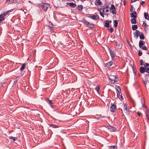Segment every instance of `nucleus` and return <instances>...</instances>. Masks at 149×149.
I'll list each match as a JSON object with an SVG mask.
<instances>
[{"instance_id":"1","label":"nucleus","mask_w":149,"mask_h":149,"mask_svg":"<svg viewBox=\"0 0 149 149\" xmlns=\"http://www.w3.org/2000/svg\"><path fill=\"white\" fill-rule=\"evenodd\" d=\"M81 22L89 28H93L94 27V25L93 24H90L89 22H87L85 19H83Z\"/></svg>"},{"instance_id":"2","label":"nucleus","mask_w":149,"mask_h":149,"mask_svg":"<svg viewBox=\"0 0 149 149\" xmlns=\"http://www.w3.org/2000/svg\"><path fill=\"white\" fill-rule=\"evenodd\" d=\"M123 107V111L127 115H128L130 114L131 111L129 110L127 105L126 103L125 104Z\"/></svg>"},{"instance_id":"3","label":"nucleus","mask_w":149,"mask_h":149,"mask_svg":"<svg viewBox=\"0 0 149 149\" xmlns=\"http://www.w3.org/2000/svg\"><path fill=\"white\" fill-rule=\"evenodd\" d=\"M41 6L44 11H46L47 8L49 6V5L48 3H45L42 5Z\"/></svg>"},{"instance_id":"4","label":"nucleus","mask_w":149,"mask_h":149,"mask_svg":"<svg viewBox=\"0 0 149 149\" xmlns=\"http://www.w3.org/2000/svg\"><path fill=\"white\" fill-rule=\"evenodd\" d=\"M111 106L110 108V111L112 112H115L116 111V106L113 104H111Z\"/></svg>"},{"instance_id":"5","label":"nucleus","mask_w":149,"mask_h":149,"mask_svg":"<svg viewBox=\"0 0 149 149\" xmlns=\"http://www.w3.org/2000/svg\"><path fill=\"white\" fill-rule=\"evenodd\" d=\"M108 129L111 132H114L116 131V129L115 128L109 125L107 126Z\"/></svg>"},{"instance_id":"6","label":"nucleus","mask_w":149,"mask_h":149,"mask_svg":"<svg viewBox=\"0 0 149 149\" xmlns=\"http://www.w3.org/2000/svg\"><path fill=\"white\" fill-rule=\"evenodd\" d=\"M110 53L112 59L113 60L116 56L115 52L114 51L110 50Z\"/></svg>"},{"instance_id":"7","label":"nucleus","mask_w":149,"mask_h":149,"mask_svg":"<svg viewBox=\"0 0 149 149\" xmlns=\"http://www.w3.org/2000/svg\"><path fill=\"white\" fill-rule=\"evenodd\" d=\"M131 17L133 18H136V12L133 11L130 14Z\"/></svg>"},{"instance_id":"8","label":"nucleus","mask_w":149,"mask_h":149,"mask_svg":"<svg viewBox=\"0 0 149 149\" xmlns=\"http://www.w3.org/2000/svg\"><path fill=\"white\" fill-rule=\"evenodd\" d=\"M118 78V76L116 75L111 76L109 77V79H112L115 80H118L117 79Z\"/></svg>"},{"instance_id":"9","label":"nucleus","mask_w":149,"mask_h":149,"mask_svg":"<svg viewBox=\"0 0 149 149\" xmlns=\"http://www.w3.org/2000/svg\"><path fill=\"white\" fill-rule=\"evenodd\" d=\"M91 17L94 20H98L99 19V16L97 15L91 16Z\"/></svg>"},{"instance_id":"10","label":"nucleus","mask_w":149,"mask_h":149,"mask_svg":"<svg viewBox=\"0 0 149 149\" xmlns=\"http://www.w3.org/2000/svg\"><path fill=\"white\" fill-rule=\"evenodd\" d=\"M113 62L112 61H109L105 65V67L107 68H109L112 64Z\"/></svg>"},{"instance_id":"11","label":"nucleus","mask_w":149,"mask_h":149,"mask_svg":"<svg viewBox=\"0 0 149 149\" xmlns=\"http://www.w3.org/2000/svg\"><path fill=\"white\" fill-rule=\"evenodd\" d=\"M140 34V32L137 30H136L135 33H134V37L136 36V38H137L139 36V34Z\"/></svg>"},{"instance_id":"12","label":"nucleus","mask_w":149,"mask_h":149,"mask_svg":"<svg viewBox=\"0 0 149 149\" xmlns=\"http://www.w3.org/2000/svg\"><path fill=\"white\" fill-rule=\"evenodd\" d=\"M140 72L141 73H143L146 71V68L143 67H141L140 68Z\"/></svg>"},{"instance_id":"13","label":"nucleus","mask_w":149,"mask_h":149,"mask_svg":"<svg viewBox=\"0 0 149 149\" xmlns=\"http://www.w3.org/2000/svg\"><path fill=\"white\" fill-rule=\"evenodd\" d=\"M145 42H143L142 41L140 40L139 42V46L140 48L142 47V46L144 45Z\"/></svg>"},{"instance_id":"14","label":"nucleus","mask_w":149,"mask_h":149,"mask_svg":"<svg viewBox=\"0 0 149 149\" xmlns=\"http://www.w3.org/2000/svg\"><path fill=\"white\" fill-rule=\"evenodd\" d=\"M49 125L50 127H52L53 128H57L58 127H59L57 125H55V124H50Z\"/></svg>"},{"instance_id":"15","label":"nucleus","mask_w":149,"mask_h":149,"mask_svg":"<svg viewBox=\"0 0 149 149\" xmlns=\"http://www.w3.org/2000/svg\"><path fill=\"white\" fill-rule=\"evenodd\" d=\"M95 3L96 5H97L101 4L102 3L100 0H96Z\"/></svg>"},{"instance_id":"16","label":"nucleus","mask_w":149,"mask_h":149,"mask_svg":"<svg viewBox=\"0 0 149 149\" xmlns=\"http://www.w3.org/2000/svg\"><path fill=\"white\" fill-rule=\"evenodd\" d=\"M144 16L146 19L149 20V15L146 12L144 13Z\"/></svg>"},{"instance_id":"17","label":"nucleus","mask_w":149,"mask_h":149,"mask_svg":"<svg viewBox=\"0 0 149 149\" xmlns=\"http://www.w3.org/2000/svg\"><path fill=\"white\" fill-rule=\"evenodd\" d=\"M69 5L71 7L74 8L76 6V4L73 2H71L69 3Z\"/></svg>"},{"instance_id":"18","label":"nucleus","mask_w":149,"mask_h":149,"mask_svg":"<svg viewBox=\"0 0 149 149\" xmlns=\"http://www.w3.org/2000/svg\"><path fill=\"white\" fill-rule=\"evenodd\" d=\"M135 18H132L131 19V23L132 24H135L136 23V20Z\"/></svg>"},{"instance_id":"19","label":"nucleus","mask_w":149,"mask_h":149,"mask_svg":"<svg viewBox=\"0 0 149 149\" xmlns=\"http://www.w3.org/2000/svg\"><path fill=\"white\" fill-rule=\"evenodd\" d=\"M8 138L9 139H12V140H11V141H15L17 139V137H9Z\"/></svg>"},{"instance_id":"20","label":"nucleus","mask_w":149,"mask_h":149,"mask_svg":"<svg viewBox=\"0 0 149 149\" xmlns=\"http://www.w3.org/2000/svg\"><path fill=\"white\" fill-rule=\"evenodd\" d=\"M25 67L26 64L25 63H23L20 69V70L21 71L22 70L25 68Z\"/></svg>"},{"instance_id":"21","label":"nucleus","mask_w":149,"mask_h":149,"mask_svg":"<svg viewBox=\"0 0 149 149\" xmlns=\"http://www.w3.org/2000/svg\"><path fill=\"white\" fill-rule=\"evenodd\" d=\"M132 29L133 30H136L138 28V26L137 25H132Z\"/></svg>"},{"instance_id":"22","label":"nucleus","mask_w":149,"mask_h":149,"mask_svg":"<svg viewBox=\"0 0 149 149\" xmlns=\"http://www.w3.org/2000/svg\"><path fill=\"white\" fill-rule=\"evenodd\" d=\"M47 103H48L50 105L51 107H52V105L53 103L52 102V100H49V99H48L47 100Z\"/></svg>"},{"instance_id":"23","label":"nucleus","mask_w":149,"mask_h":149,"mask_svg":"<svg viewBox=\"0 0 149 149\" xmlns=\"http://www.w3.org/2000/svg\"><path fill=\"white\" fill-rule=\"evenodd\" d=\"M139 38L140 39H144L145 37L144 36L142 33H141V34L139 35Z\"/></svg>"},{"instance_id":"24","label":"nucleus","mask_w":149,"mask_h":149,"mask_svg":"<svg viewBox=\"0 0 149 149\" xmlns=\"http://www.w3.org/2000/svg\"><path fill=\"white\" fill-rule=\"evenodd\" d=\"M104 26L105 27H109V24L108 21L106 20Z\"/></svg>"},{"instance_id":"25","label":"nucleus","mask_w":149,"mask_h":149,"mask_svg":"<svg viewBox=\"0 0 149 149\" xmlns=\"http://www.w3.org/2000/svg\"><path fill=\"white\" fill-rule=\"evenodd\" d=\"M117 96L118 97L120 100H121L122 99H123L122 95H120V94H118V93H117Z\"/></svg>"},{"instance_id":"26","label":"nucleus","mask_w":149,"mask_h":149,"mask_svg":"<svg viewBox=\"0 0 149 149\" xmlns=\"http://www.w3.org/2000/svg\"><path fill=\"white\" fill-rule=\"evenodd\" d=\"M114 26L115 27H116L118 26V22L117 20H115L114 21Z\"/></svg>"},{"instance_id":"27","label":"nucleus","mask_w":149,"mask_h":149,"mask_svg":"<svg viewBox=\"0 0 149 149\" xmlns=\"http://www.w3.org/2000/svg\"><path fill=\"white\" fill-rule=\"evenodd\" d=\"M111 12L112 13L114 14H116V11L115 8L111 9Z\"/></svg>"},{"instance_id":"28","label":"nucleus","mask_w":149,"mask_h":149,"mask_svg":"<svg viewBox=\"0 0 149 149\" xmlns=\"http://www.w3.org/2000/svg\"><path fill=\"white\" fill-rule=\"evenodd\" d=\"M4 19V17L3 15H0V23Z\"/></svg>"},{"instance_id":"29","label":"nucleus","mask_w":149,"mask_h":149,"mask_svg":"<svg viewBox=\"0 0 149 149\" xmlns=\"http://www.w3.org/2000/svg\"><path fill=\"white\" fill-rule=\"evenodd\" d=\"M116 89L117 90L118 92L119 93H121L120 89L119 86H117V88H116Z\"/></svg>"},{"instance_id":"30","label":"nucleus","mask_w":149,"mask_h":149,"mask_svg":"<svg viewBox=\"0 0 149 149\" xmlns=\"http://www.w3.org/2000/svg\"><path fill=\"white\" fill-rule=\"evenodd\" d=\"M83 6L82 5H79L78 6V9L79 10H81L82 9Z\"/></svg>"},{"instance_id":"31","label":"nucleus","mask_w":149,"mask_h":149,"mask_svg":"<svg viewBox=\"0 0 149 149\" xmlns=\"http://www.w3.org/2000/svg\"><path fill=\"white\" fill-rule=\"evenodd\" d=\"M109 79L110 80V82L111 83V84H114L117 81V80H113L112 79Z\"/></svg>"},{"instance_id":"32","label":"nucleus","mask_w":149,"mask_h":149,"mask_svg":"<svg viewBox=\"0 0 149 149\" xmlns=\"http://www.w3.org/2000/svg\"><path fill=\"white\" fill-rule=\"evenodd\" d=\"M100 89V88L99 86H97L95 88V90L96 91L97 93H99V91Z\"/></svg>"},{"instance_id":"33","label":"nucleus","mask_w":149,"mask_h":149,"mask_svg":"<svg viewBox=\"0 0 149 149\" xmlns=\"http://www.w3.org/2000/svg\"><path fill=\"white\" fill-rule=\"evenodd\" d=\"M108 30L111 32V33L113 31V29L112 27L110 28H108Z\"/></svg>"},{"instance_id":"34","label":"nucleus","mask_w":149,"mask_h":149,"mask_svg":"<svg viewBox=\"0 0 149 149\" xmlns=\"http://www.w3.org/2000/svg\"><path fill=\"white\" fill-rule=\"evenodd\" d=\"M140 64L142 65H143V60L141 59L140 61Z\"/></svg>"},{"instance_id":"35","label":"nucleus","mask_w":149,"mask_h":149,"mask_svg":"<svg viewBox=\"0 0 149 149\" xmlns=\"http://www.w3.org/2000/svg\"><path fill=\"white\" fill-rule=\"evenodd\" d=\"M14 0H6V1L8 3H10L14 1Z\"/></svg>"},{"instance_id":"36","label":"nucleus","mask_w":149,"mask_h":149,"mask_svg":"<svg viewBox=\"0 0 149 149\" xmlns=\"http://www.w3.org/2000/svg\"><path fill=\"white\" fill-rule=\"evenodd\" d=\"M143 26L145 27H147L148 26V25H147L146 23L143 22Z\"/></svg>"},{"instance_id":"37","label":"nucleus","mask_w":149,"mask_h":149,"mask_svg":"<svg viewBox=\"0 0 149 149\" xmlns=\"http://www.w3.org/2000/svg\"><path fill=\"white\" fill-rule=\"evenodd\" d=\"M135 10L134 9V8H133V6L132 5H131V8L130 9V11L131 12H132L134 10Z\"/></svg>"},{"instance_id":"38","label":"nucleus","mask_w":149,"mask_h":149,"mask_svg":"<svg viewBox=\"0 0 149 149\" xmlns=\"http://www.w3.org/2000/svg\"><path fill=\"white\" fill-rule=\"evenodd\" d=\"M111 147L112 148H113V149H116L117 148V147L116 146H111Z\"/></svg>"},{"instance_id":"39","label":"nucleus","mask_w":149,"mask_h":149,"mask_svg":"<svg viewBox=\"0 0 149 149\" xmlns=\"http://www.w3.org/2000/svg\"><path fill=\"white\" fill-rule=\"evenodd\" d=\"M142 53L140 51H139L138 53V55L139 56H140L142 55Z\"/></svg>"},{"instance_id":"40","label":"nucleus","mask_w":149,"mask_h":149,"mask_svg":"<svg viewBox=\"0 0 149 149\" xmlns=\"http://www.w3.org/2000/svg\"><path fill=\"white\" fill-rule=\"evenodd\" d=\"M115 8V6L113 4H112L111 5V9Z\"/></svg>"},{"instance_id":"41","label":"nucleus","mask_w":149,"mask_h":149,"mask_svg":"<svg viewBox=\"0 0 149 149\" xmlns=\"http://www.w3.org/2000/svg\"><path fill=\"white\" fill-rule=\"evenodd\" d=\"M100 14L101 16H102L103 18L104 17V14H103V13L100 12Z\"/></svg>"},{"instance_id":"42","label":"nucleus","mask_w":149,"mask_h":149,"mask_svg":"<svg viewBox=\"0 0 149 149\" xmlns=\"http://www.w3.org/2000/svg\"><path fill=\"white\" fill-rule=\"evenodd\" d=\"M142 49L144 50H146L147 49V47L146 46H144L142 47Z\"/></svg>"},{"instance_id":"43","label":"nucleus","mask_w":149,"mask_h":149,"mask_svg":"<svg viewBox=\"0 0 149 149\" xmlns=\"http://www.w3.org/2000/svg\"><path fill=\"white\" fill-rule=\"evenodd\" d=\"M8 13V11H7L6 12L3 13V14L2 15H3V16L4 17V16L6 15Z\"/></svg>"},{"instance_id":"44","label":"nucleus","mask_w":149,"mask_h":149,"mask_svg":"<svg viewBox=\"0 0 149 149\" xmlns=\"http://www.w3.org/2000/svg\"><path fill=\"white\" fill-rule=\"evenodd\" d=\"M108 8V7L107 6L106 7H105L103 8H102V11H103V13H104L105 12V9H106V8Z\"/></svg>"},{"instance_id":"45","label":"nucleus","mask_w":149,"mask_h":149,"mask_svg":"<svg viewBox=\"0 0 149 149\" xmlns=\"http://www.w3.org/2000/svg\"><path fill=\"white\" fill-rule=\"evenodd\" d=\"M107 9H105V12H107L109 11V10L107 9V8H106Z\"/></svg>"},{"instance_id":"46","label":"nucleus","mask_w":149,"mask_h":149,"mask_svg":"<svg viewBox=\"0 0 149 149\" xmlns=\"http://www.w3.org/2000/svg\"><path fill=\"white\" fill-rule=\"evenodd\" d=\"M137 0H131V1L132 3L136 1Z\"/></svg>"},{"instance_id":"47","label":"nucleus","mask_w":149,"mask_h":149,"mask_svg":"<svg viewBox=\"0 0 149 149\" xmlns=\"http://www.w3.org/2000/svg\"><path fill=\"white\" fill-rule=\"evenodd\" d=\"M145 3V1H142L141 2V4L142 5H143V4Z\"/></svg>"},{"instance_id":"48","label":"nucleus","mask_w":149,"mask_h":149,"mask_svg":"<svg viewBox=\"0 0 149 149\" xmlns=\"http://www.w3.org/2000/svg\"><path fill=\"white\" fill-rule=\"evenodd\" d=\"M123 3H124V5H125V4H126V2H125V1H123Z\"/></svg>"},{"instance_id":"49","label":"nucleus","mask_w":149,"mask_h":149,"mask_svg":"<svg viewBox=\"0 0 149 149\" xmlns=\"http://www.w3.org/2000/svg\"><path fill=\"white\" fill-rule=\"evenodd\" d=\"M140 114H141V113H139V112H138V115L139 116H140Z\"/></svg>"},{"instance_id":"50","label":"nucleus","mask_w":149,"mask_h":149,"mask_svg":"<svg viewBox=\"0 0 149 149\" xmlns=\"http://www.w3.org/2000/svg\"><path fill=\"white\" fill-rule=\"evenodd\" d=\"M49 27H50V28L51 29V30H52V26H50V25H49Z\"/></svg>"},{"instance_id":"51","label":"nucleus","mask_w":149,"mask_h":149,"mask_svg":"<svg viewBox=\"0 0 149 149\" xmlns=\"http://www.w3.org/2000/svg\"><path fill=\"white\" fill-rule=\"evenodd\" d=\"M52 26V25H51H51H50V26Z\"/></svg>"},{"instance_id":"52","label":"nucleus","mask_w":149,"mask_h":149,"mask_svg":"<svg viewBox=\"0 0 149 149\" xmlns=\"http://www.w3.org/2000/svg\"><path fill=\"white\" fill-rule=\"evenodd\" d=\"M142 106H143L144 105L143 104Z\"/></svg>"}]
</instances>
